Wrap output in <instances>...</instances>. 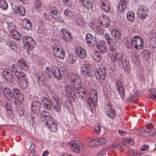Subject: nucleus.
<instances>
[{
	"instance_id": "nucleus-1",
	"label": "nucleus",
	"mask_w": 156,
	"mask_h": 156,
	"mask_svg": "<svg viewBox=\"0 0 156 156\" xmlns=\"http://www.w3.org/2000/svg\"><path fill=\"white\" fill-rule=\"evenodd\" d=\"M47 113L46 111H42L41 115V120L47 125L51 131L55 132L57 128L56 123L54 122L51 116L45 114Z\"/></svg>"
},
{
	"instance_id": "nucleus-2",
	"label": "nucleus",
	"mask_w": 156,
	"mask_h": 156,
	"mask_svg": "<svg viewBox=\"0 0 156 156\" xmlns=\"http://www.w3.org/2000/svg\"><path fill=\"white\" fill-rule=\"evenodd\" d=\"M11 101L15 98L14 103L16 105H20L23 101L24 96L20 90L13 86L12 89Z\"/></svg>"
},
{
	"instance_id": "nucleus-3",
	"label": "nucleus",
	"mask_w": 156,
	"mask_h": 156,
	"mask_svg": "<svg viewBox=\"0 0 156 156\" xmlns=\"http://www.w3.org/2000/svg\"><path fill=\"white\" fill-rule=\"evenodd\" d=\"M22 41L24 46L28 50H31L36 46V42L34 39L28 36H24Z\"/></svg>"
},
{
	"instance_id": "nucleus-4",
	"label": "nucleus",
	"mask_w": 156,
	"mask_h": 156,
	"mask_svg": "<svg viewBox=\"0 0 156 156\" xmlns=\"http://www.w3.org/2000/svg\"><path fill=\"white\" fill-rule=\"evenodd\" d=\"M116 46L114 45L109 47L108 51V54L110 56V58L114 62H115L117 61L119 62V57H122L119 52H116Z\"/></svg>"
},
{
	"instance_id": "nucleus-5",
	"label": "nucleus",
	"mask_w": 156,
	"mask_h": 156,
	"mask_svg": "<svg viewBox=\"0 0 156 156\" xmlns=\"http://www.w3.org/2000/svg\"><path fill=\"white\" fill-rule=\"evenodd\" d=\"M94 75L96 77V79L101 85H103L102 81L105 79L107 74L105 72V68L97 69L94 72Z\"/></svg>"
},
{
	"instance_id": "nucleus-6",
	"label": "nucleus",
	"mask_w": 156,
	"mask_h": 156,
	"mask_svg": "<svg viewBox=\"0 0 156 156\" xmlns=\"http://www.w3.org/2000/svg\"><path fill=\"white\" fill-rule=\"evenodd\" d=\"M131 41L133 46L136 49L140 50L143 48L144 42L140 37L138 35L134 36L132 38Z\"/></svg>"
},
{
	"instance_id": "nucleus-7",
	"label": "nucleus",
	"mask_w": 156,
	"mask_h": 156,
	"mask_svg": "<svg viewBox=\"0 0 156 156\" xmlns=\"http://www.w3.org/2000/svg\"><path fill=\"white\" fill-rule=\"evenodd\" d=\"M98 98L97 93H95L94 97H90L87 99V103L92 113L97 108V106L96 102L98 100Z\"/></svg>"
},
{
	"instance_id": "nucleus-8",
	"label": "nucleus",
	"mask_w": 156,
	"mask_h": 156,
	"mask_svg": "<svg viewBox=\"0 0 156 156\" xmlns=\"http://www.w3.org/2000/svg\"><path fill=\"white\" fill-rule=\"evenodd\" d=\"M81 72L82 75L87 77H92L94 75V71H91L90 66L87 64L82 65Z\"/></svg>"
},
{
	"instance_id": "nucleus-9",
	"label": "nucleus",
	"mask_w": 156,
	"mask_h": 156,
	"mask_svg": "<svg viewBox=\"0 0 156 156\" xmlns=\"http://www.w3.org/2000/svg\"><path fill=\"white\" fill-rule=\"evenodd\" d=\"M59 35L65 41L69 42L72 41V37L70 33L65 28H62L60 30Z\"/></svg>"
},
{
	"instance_id": "nucleus-10",
	"label": "nucleus",
	"mask_w": 156,
	"mask_h": 156,
	"mask_svg": "<svg viewBox=\"0 0 156 156\" xmlns=\"http://www.w3.org/2000/svg\"><path fill=\"white\" fill-rule=\"evenodd\" d=\"M41 107V104L39 101H33L31 103V107L33 115H35V116L38 115L40 113Z\"/></svg>"
},
{
	"instance_id": "nucleus-11",
	"label": "nucleus",
	"mask_w": 156,
	"mask_h": 156,
	"mask_svg": "<svg viewBox=\"0 0 156 156\" xmlns=\"http://www.w3.org/2000/svg\"><path fill=\"white\" fill-rule=\"evenodd\" d=\"M11 71L14 74L17 79H19L21 76H24V74L25 73L22 72L21 69L17 65H12L11 66Z\"/></svg>"
},
{
	"instance_id": "nucleus-12",
	"label": "nucleus",
	"mask_w": 156,
	"mask_h": 156,
	"mask_svg": "<svg viewBox=\"0 0 156 156\" xmlns=\"http://www.w3.org/2000/svg\"><path fill=\"white\" fill-rule=\"evenodd\" d=\"M2 76L5 80L9 83H14L16 80V78L13 76V74L10 73L7 69L3 70Z\"/></svg>"
},
{
	"instance_id": "nucleus-13",
	"label": "nucleus",
	"mask_w": 156,
	"mask_h": 156,
	"mask_svg": "<svg viewBox=\"0 0 156 156\" xmlns=\"http://www.w3.org/2000/svg\"><path fill=\"white\" fill-rule=\"evenodd\" d=\"M42 105L45 109L49 110L52 108V103L49 98L43 97L41 98Z\"/></svg>"
},
{
	"instance_id": "nucleus-14",
	"label": "nucleus",
	"mask_w": 156,
	"mask_h": 156,
	"mask_svg": "<svg viewBox=\"0 0 156 156\" xmlns=\"http://www.w3.org/2000/svg\"><path fill=\"white\" fill-rule=\"evenodd\" d=\"M138 14L140 19H145L148 15V9L146 7L141 6L138 9Z\"/></svg>"
},
{
	"instance_id": "nucleus-15",
	"label": "nucleus",
	"mask_w": 156,
	"mask_h": 156,
	"mask_svg": "<svg viewBox=\"0 0 156 156\" xmlns=\"http://www.w3.org/2000/svg\"><path fill=\"white\" fill-rule=\"evenodd\" d=\"M105 111L107 115L111 118H113L115 115V110L112 108L111 103L106 105Z\"/></svg>"
},
{
	"instance_id": "nucleus-16",
	"label": "nucleus",
	"mask_w": 156,
	"mask_h": 156,
	"mask_svg": "<svg viewBox=\"0 0 156 156\" xmlns=\"http://www.w3.org/2000/svg\"><path fill=\"white\" fill-rule=\"evenodd\" d=\"M52 73L54 76L59 80H61L62 79V75H65L66 73H61L60 69L55 66H52Z\"/></svg>"
},
{
	"instance_id": "nucleus-17",
	"label": "nucleus",
	"mask_w": 156,
	"mask_h": 156,
	"mask_svg": "<svg viewBox=\"0 0 156 156\" xmlns=\"http://www.w3.org/2000/svg\"><path fill=\"white\" fill-rule=\"evenodd\" d=\"M56 49L55 52V56L60 59H64L65 55L64 50L62 48H58V47L53 48V50Z\"/></svg>"
},
{
	"instance_id": "nucleus-18",
	"label": "nucleus",
	"mask_w": 156,
	"mask_h": 156,
	"mask_svg": "<svg viewBox=\"0 0 156 156\" xmlns=\"http://www.w3.org/2000/svg\"><path fill=\"white\" fill-rule=\"evenodd\" d=\"M75 52L77 56L80 58H84L86 56L85 50L81 47H78L75 49Z\"/></svg>"
},
{
	"instance_id": "nucleus-19",
	"label": "nucleus",
	"mask_w": 156,
	"mask_h": 156,
	"mask_svg": "<svg viewBox=\"0 0 156 156\" xmlns=\"http://www.w3.org/2000/svg\"><path fill=\"white\" fill-rule=\"evenodd\" d=\"M129 61L127 59L123 58L122 57H119V62L122 64L124 70L127 71L129 69L130 64Z\"/></svg>"
},
{
	"instance_id": "nucleus-20",
	"label": "nucleus",
	"mask_w": 156,
	"mask_h": 156,
	"mask_svg": "<svg viewBox=\"0 0 156 156\" xmlns=\"http://www.w3.org/2000/svg\"><path fill=\"white\" fill-rule=\"evenodd\" d=\"M69 146L73 148V151L76 153H78L80 151V144L77 141H71L69 143Z\"/></svg>"
},
{
	"instance_id": "nucleus-21",
	"label": "nucleus",
	"mask_w": 156,
	"mask_h": 156,
	"mask_svg": "<svg viewBox=\"0 0 156 156\" xmlns=\"http://www.w3.org/2000/svg\"><path fill=\"white\" fill-rule=\"evenodd\" d=\"M81 4L85 8H92L94 3V0H79Z\"/></svg>"
},
{
	"instance_id": "nucleus-22",
	"label": "nucleus",
	"mask_w": 156,
	"mask_h": 156,
	"mask_svg": "<svg viewBox=\"0 0 156 156\" xmlns=\"http://www.w3.org/2000/svg\"><path fill=\"white\" fill-rule=\"evenodd\" d=\"M97 48L102 54H105L107 51L106 44L104 41H101L97 46Z\"/></svg>"
},
{
	"instance_id": "nucleus-23",
	"label": "nucleus",
	"mask_w": 156,
	"mask_h": 156,
	"mask_svg": "<svg viewBox=\"0 0 156 156\" xmlns=\"http://www.w3.org/2000/svg\"><path fill=\"white\" fill-rule=\"evenodd\" d=\"M21 24L23 28L27 30L31 29L32 25L30 20L27 19H24L22 21Z\"/></svg>"
},
{
	"instance_id": "nucleus-24",
	"label": "nucleus",
	"mask_w": 156,
	"mask_h": 156,
	"mask_svg": "<svg viewBox=\"0 0 156 156\" xmlns=\"http://www.w3.org/2000/svg\"><path fill=\"white\" fill-rule=\"evenodd\" d=\"M106 139L105 138L101 137L98 138L96 140H92L90 142V143L94 144L93 145L95 146L99 145H103L105 144Z\"/></svg>"
},
{
	"instance_id": "nucleus-25",
	"label": "nucleus",
	"mask_w": 156,
	"mask_h": 156,
	"mask_svg": "<svg viewBox=\"0 0 156 156\" xmlns=\"http://www.w3.org/2000/svg\"><path fill=\"white\" fill-rule=\"evenodd\" d=\"M86 39L87 44L90 46L94 44L96 38L90 33H88L86 36Z\"/></svg>"
},
{
	"instance_id": "nucleus-26",
	"label": "nucleus",
	"mask_w": 156,
	"mask_h": 156,
	"mask_svg": "<svg viewBox=\"0 0 156 156\" xmlns=\"http://www.w3.org/2000/svg\"><path fill=\"white\" fill-rule=\"evenodd\" d=\"M2 92L5 97L9 101H11L12 90H10L9 88L5 87L2 89Z\"/></svg>"
},
{
	"instance_id": "nucleus-27",
	"label": "nucleus",
	"mask_w": 156,
	"mask_h": 156,
	"mask_svg": "<svg viewBox=\"0 0 156 156\" xmlns=\"http://www.w3.org/2000/svg\"><path fill=\"white\" fill-rule=\"evenodd\" d=\"M19 66L23 70L27 71L28 69L27 63L23 58H20L18 61Z\"/></svg>"
},
{
	"instance_id": "nucleus-28",
	"label": "nucleus",
	"mask_w": 156,
	"mask_h": 156,
	"mask_svg": "<svg viewBox=\"0 0 156 156\" xmlns=\"http://www.w3.org/2000/svg\"><path fill=\"white\" fill-rule=\"evenodd\" d=\"M111 34L115 41L120 39L121 34L118 30L116 29H113L111 31Z\"/></svg>"
},
{
	"instance_id": "nucleus-29",
	"label": "nucleus",
	"mask_w": 156,
	"mask_h": 156,
	"mask_svg": "<svg viewBox=\"0 0 156 156\" xmlns=\"http://www.w3.org/2000/svg\"><path fill=\"white\" fill-rule=\"evenodd\" d=\"M14 11L21 16H24L26 14V10L24 7H21L19 5H15L13 8Z\"/></svg>"
},
{
	"instance_id": "nucleus-30",
	"label": "nucleus",
	"mask_w": 156,
	"mask_h": 156,
	"mask_svg": "<svg viewBox=\"0 0 156 156\" xmlns=\"http://www.w3.org/2000/svg\"><path fill=\"white\" fill-rule=\"evenodd\" d=\"M24 76L23 77L21 76L18 79L20 81V84L21 87L23 89H25L27 87L28 82L26 74H24Z\"/></svg>"
},
{
	"instance_id": "nucleus-31",
	"label": "nucleus",
	"mask_w": 156,
	"mask_h": 156,
	"mask_svg": "<svg viewBox=\"0 0 156 156\" xmlns=\"http://www.w3.org/2000/svg\"><path fill=\"white\" fill-rule=\"evenodd\" d=\"M127 6V1L126 0H121L118 6V10L119 12H122L126 9Z\"/></svg>"
},
{
	"instance_id": "nucleus-32",
	"label": "nucleus",
	"mask_w": 156,
	"mask_h": 156,
	"mask_svg": "<svg viewBox=\"0 0 156 156\" xmlns=\"http://www.w3.org/2000/svg\"><path fill=\"white\" fill-rule=\"evenodd\" d=\"M104 37L107 43L109 45V47L113 45L114 46H116L115 43L113 42V39L108 34L105 33L104 35Z\"/></svg>"
},
{
	"instance_id": "nucleus-33",
	"label": "nucleus",
	"mask_w": 156,
	"mask_h": 156,
	"mask_svg": "<svg viewBox=\"0 0 156 156\" xmlns=\"http://www.w3.org/2000/svg\"><path fill=\"white\" fill-rule=\"evenodd\" d=\"M52 106L54 110L56 112H58L61 110L60 105L58 103L57 100H54L52 103Z\"/></svg>"
},
{
	"instance_id": "nucleus-34",
	"label": "nucleus",
	"mask_w": 156,
	"mask_h": 156,
	"mask_svg": "<svg viewBox=\"0 0 156 156\" xmlns=\"http://www.w3.org/2000/svg\"><path fill=\"white\" fill-rule=\"evenodd\" d=\"M73 88L69 85L66 86L65 88V91L67 94H69L70 96H74L75 94V92L73 90Z\"/></svg>"
},
{
	"instance_id": "nucleus-35",
	"label": "nucleus",
	"mask_w": 156,
	"mask_h": 156,
	"mask_svg": "<svg viewBox=\"0 0 156 156\" xmlns=\"http://www.w3.org/2000/svg\"><path fill=\"white\" fill-rule=\"evenodd\" d=\"M71 83L74 85L75 84L78 83L80 81V79L76 74H72L71 76Z\"/></svg>"
},
{
	"instance_id": "nucleus-36",
	"label": "nucleus",
	"mask_w": 156,
	"mask_h": 156,
	"mask_svg": "<svg viewBox=\"0 0 156 156\" xmlns=\"http://www.w3.org/2000/svg\"><path fill=\"white\" fill-rule=\"evenodd\" d=\"M101 7L106 12H109L110 11V6L107 2H102Z\"/></svg>"
},
{
	"instance_id": "nucleus-37",
	"label": "nucleus",
	"mask_w": 156,
	"mask_h": 156,
	"mask_svg": "<svg viewBox=\"0 0 156 156\" xmlns=\"http://www.w3.org/2000/svg\"><path fill=\"white\" fill-rule=\"evenodd\" d=\"M12 38L16 40H20L21 39V36L20 34L16 30L11 34Z\"/></svg>"
},
{
	"instance_id": "nucleus-38",
	"label": "nucleus",
	"mask_w": 156,
	"mask_h": 156,
	"mask_svg": "<svg viewBox=\"0 0 156 156\" xmlns=\"http://www.w3.org/2000/svg\"><path fill=\"white\" fill-rule=\"evenodd\" d=\"M64 15L68 18L71 19L73 16L74 14L72 11L69 9H65L64 12Z\"/></svg>"
},
{
	"instance_id": "nucleus-39",
	"label": "nucleus",
	"mask_w": 156,
	"mask_h": 156,
	"mask_svg": "<svg viewBox=\"0 0 156 156\" xmlns=\"http://www.w3.org/2000/svg\"><path fill=\"white\" fill-rule=\"evenodd\" d=\"M126 16L128 20L130 22H133L135 19V14L131 11H129L127 13Z\"/></svg>"
},
{
	"instance_id": "nucleus-40",
	"label": "nucleus",
	"mask_w": 156,
	"mask_h": 156,
	"mask_svg": "<svg viewBox=\"0 0 156 156\" xmlns=\"http://www.w3.org/2000/svg\"><path fill=\"white\" fill-rule=\"evenodd\" d=\"M0 7L4 10L7 9L8 5L5 0H0Z\"/></svg>"
},
{
	"instance_id": "nucleus-41",
	"label": "nucleus",
	"mask_w": 156,
	"mask_h": 156,
	"mask_svg": "<svg viewBox=\"0 0 156 156\" xmlns=\"http://www.w3.org/2000/svg\"><path fill=\"white\" fill-rule=\"evenodd\" d=\"M92 57L93 59L97 62H100L101 60V55L98 52L94 53Z\"/></svg>"
},
{
	"instance_id": "nucleus-42",
	"label": "nucleus",
	"mask_w": 156,
	"mask_h": 156,
	"mask_svg": "<svg viewBox=\"0 0 156 156\" xmlns=\"http://www.w3.org/2000/svg\"><path fill=\"white\" fill-rule=\"evenodd\" d=\"M99 23L100 25L105 28L108 27L110 24V20L108 19H107L103 21H100Z\"/></svg>"
},
{
	"instance_id": "nucleus-43",
	"label": "nucleus",
	"mask_w": 156,
	"mask_h": 156,
	"mask_svg": "<svg viewBox=\"0 0 156 156\" xmlns=\"http://www.w3.org/2000/svg\"><path fill=\"white\" fill-rule=\"evenodd\" d=\"M76 24L80 27H83L85 24V23L83 20L81 18L77 19L76 21Z\"/></svg>"
},
{
	"instance_id": "nucleus-44",
	"label": "nucleus",
	"mask_w": 156,
	"mask_h": 156,
	"mask_svg": "<svg viewBox=\"0 0 156 156\" xmlns=\"http://www.w3.org/2000/svg\"><path fill=\"white\" fill-rule=\"evenodd\" d=\"M52 67L50 66L47 67L45 70V73L49 77L51 76V73H52Z\"/></svg>"
},
{
	"instance_id": "nucleus-45",
	"label": "nucleus",
	"mask_w": 156,
	"mask_h": 156,
	"mask_svg": "<svg viewBox=\"0 0 156 156\" xmlns=\"http://www.w3.org/2000/svg\"><path fill=\"white\" fill-rule=\"evenodd\" d=\"M34 5L36 9L38 11L41 8V3L40 1L36 0L35 1Z\"/></svg>"
},
{
	"instance_id": "nucleus-46",
	"label": "nucleus",
	"mask_w": 156,
	"mask_h": 156,
	"mask_svg": "<svg viewBox=\"0 0 156 156\" xmlns=\"http://www.w3.org/2000/svg\"><path fill=\"white\" fill-rule=\"evenodd\" d=\"M149 97L151 98L156 100V90H152L149 95Z\"/></svg>"
},
{
	"instance_id": "nucleus-47",
	"label": "nucleus",
	"mask_w": 156,
	"mask_h": 156,
	"mask_svg": "<svg viewBox=\"0 0 156 156\" xmlns=\"http://www.w3.org/2000/svg\"><path fill=\"white\" fill-rule=\"evenodd\" d=\"M153 126L151 124H148L145 127L143 131L146 133L150 131L151 128H153Z\"/></svg>"
},
{
	"instance_id": "nucleus-48",
	"label": "nucleus",
	"mask_w": 156,
	"mask_h": 156,
	"mask_svg": "<svg viewBox=\"0 0 156 156\" xmlns=\"http://www.w3.org/2000/svg\"><path fill=\"white\" fill-rule=\"evenodd\" d=\"M117 89L119 93L121 96L122 98L123 97L124 98L125 96V91L124 88L123 87H122L121 88V87Z\"/></svg>"
},
{
	"instance_id": "nucleus-49",
	"label": "nucleus",
	"mask_w": 156,
	"mask_h": 156,
	"mask_svg": "<svg viewBox=\"0 0 156 156\" xmlns=\"http://www.w3.org/2000/svg\"><path fill=\"white\" fill-rule=\"evenodd\" d=\"M76 58L75 56L73 55H70L69 56L68 58L69 61L72 63H75L76 61Z\"/></svg>"
},
{
	"instance_id": "nucleus-50",
	"label": "nucleus",
	"mask_w": 156,
	"mask_h": 156,
	"mask_svg": "<svg viewBox=\"0 0 156 156\" xmlns=\"http://www.w3.org/2000/svg\"><path fill=\"white\" fill-rule=\"evenodd\" d=\"M8 29L11 32V33L13 32L14 30H15V27L13 26V24H12V25L10 24H8Z\"/></svg>"
},
{
	"instance_id": "nucleus-51",
	"label": "nucleus",
	"mask_w": 156,
	"mask_h": 156,
	"mask_svg": "<svg viewBox=\"0 0 156 156\" xmlns=\"http://www.w3.org/2000/svg\"><path fill=\"white\" fill-rule=\"evenodd\" d=\"M96 29L99 34H101L104 33V30L101 26H97Z\"/></svg>"
},
{
	"instance_id": "nucleus-52",
	"label": "nucleus",
	"mask_w": 156,
	"mask_h": 156,
	"mask_svg": "<svg viewBox=\"0 0 156 156\" xmlns=\"http://www.w3.org/2000/svg\"><path fill=\"white\" fill-rule=\"evenodd\" d=\"M9 47L11 49L14 50L17 48V45L15 42H11L9 44Z\"/></svg>"
},
{
	"instance_id": "nucleus-53",
	"label": "nucleus",
	"mask_w": 156,
	"mask_h": 156,
	"mask_svg": "<svg viewBox=\"0 0 156 156\" xmlns=\"http://www.w3.org/2000/svg\"><path fill=\"white\" fill-rule=\"evenodd\" d=\"M50 13L52 18H54V16L58 15V12L56 10H51L50 11Z\"/></svg>"
},
{
	"instance_id": "nucleus-54",
	"label": "nucleus",
	"mask_w": 156,
	"mask_h": 156,
	"mask_svg": "<svg viewBox=\"0 0 156 156\" xmlns=\"http://www.w3.org/2000/svg\"><path fill=\"white\" fill-rule=\"evenodd\" d=\"M125 45H126L127 48H131L132 47V41H130L128 40H126L125 43Z\"/></svg>"
},
{
	"instance_id": "nucleus-55",
	"label": "nucleus",
	"mask_w": 156,
	"mask_h": 156,
	"mask_svg": "<svg viewBox=\"0 0 156 156\" xmlns=\"http://www.w3.org/2000/svg\"><path fill=\"white\" fill-rule=\"evenodd\" d=\"M106 149L104 148L100 151L97 154V156H104L106 153Z\"/></svg>"
},
{
	"instance_id": "nucleus-56",
	"label": "nucleus",
	"mask_w": 156,
	"mask_h": 156,
	"mask_svg": "<svg viewBox=\"0 0 156 156\" xmlns=\"http://www.w3.org/2000/svg\"><path fill=\"white\" fill-rule=\"evenodd\" d=\"M128 140H129L128 138L124 139L122 140L121 143L124 145H127L128 144Z\"/></svg>"
},
{
	"instance_id": "nucleus-57",
	"label": "nucleus",
	"mask_w": 156,
	"mask_h": 156,
	"mask_svg": "<svg viewBox=\"0 0 156 156\" xmlns=\"http://www.w3.org/2000/svg\"><path fill=\"white\" fill-rule=\"evenodd\" d=\"M45 30L44 28L40 27H39L38 29V32L41 34H44L45 33Z\"/></svg>"
},
{
	"instance_id": "nucleus-58",
	"label": "nucleus",
	"mask_w": 156,
	"mask_h": 156,
	"mask_svg": "<svg viewBox=\"0 0 156 156\" xmlns=\"http://www.w3.org/2000/svg\"><path fill=\"white\" fill-rule=\"evenodd\" d=\"M5 108L8 112V111H10L12 109V107L10 104L6 103L5 105Z\"/></svg>"
},
{
	"instance_id": "nucleus-59",
	"label": "nucleus",
	"mask_w": 156,
	"mask_h": 156,
	"mask_svg": "<svg viewBox=\"0 0 156 156\" xmlns=\"http://www.w3.org/2000/svg\"><path fill=\"white\" fill-rule=\"evenodd\" d=\"M95 131L97 133H99L101 132V126H96L94 127Z\"/></svg>"
},
{
	"instance_id": "nucleus-60",
	"label": "nucleus",
	"mask_w": 156,
	"mask_h": 156,
	"mask_svg": "<svg viewBox=\"0 0 156 156\" xmlns=\"http://www.w3.org/2000/svg\"><path fill=\"white\" fill-rule=\"evenodd\" d=\"M116 86L117 89L121 87V88L123 87L122 84V83L121 82L119 81H117L116 84Z\"/></svg>"
},
{
	"instance_id": "nucleus-61",
	"label": "nucleus",
	"mask_w": 156,
	"mask_h": 156,
	"mask_svg": "<svg viewBox=\"0 0 156 156\" xmlns=\"http://www.w3.org/2000/svg\"><path fill=\"white\" fill-rule=\"evenodd\" d=\"M145 51V56L147 57L148 58L151 57L150 52L149 50H147Z\"/></svg>"
},
{
	"instance_id": "nucleus-62",
	"label": "nucleus",
	"mask_w": 156,
	"mask_h": 156,
	"mask_svg": "<svg viewBox=\"0 0 156 156\" xmlns=\"http://www.w3.org/2000/svg\"><path fill=\"white\" fill-rule=\"evenodd\" d=\"M148 148L147 145H144L141 147V149L142 151H146L148 150Z\"/></svg>"
},
{
	"instance_id": "nucleus-63",
	"label": "nucleus",
	"mask_w": 156,
	"mask_h": 156,
	"mask_svg": "<svg viewBox=\"0 0 156 156\" xmlns=\"http://www.w3.org/2000/svg\"><path fill=\"white\" fill-rule=\"evenodd\" d=\"M44 16L45 19L47 20H49L50 19L49 15L46 13H44Z\"/></svg>"
},
{
	"instance_id": "nucleus-64",
	"label": "nucleus",
	"mask_w": 156,
	"mask_h": 156,
	"mask_svg": "<svg viewBox=\"0 0 156 156\" xmlns=\"http://www.w3.org/2000/svg\"><path fill=\"white\" fill-rule=\"evenodd\" d=\"M111 148L113 149L115 148V149H119L120 148V147L118 144H115L113 145H112Z\"/></svg>"
}]
</instances>
